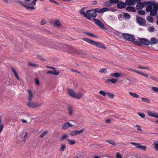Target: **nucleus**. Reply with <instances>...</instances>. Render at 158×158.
Segmentation results:
<instances>
[{
	"label": "nucleus",
	"instance_id": "nucleus-42",
	"mask_svg": "<svg viewBox=\"0 0 158 158\" xmlns=\"http://www.w3.org/2000/svg\"><path fill=\"white\" fill-rule=\"evenodd\" d=\"M28 66H32V67H36L37 65L35 64L31 63V62H28L27 63Z\"/></svg>",
	"mask_w": 158,
	"mask_h": 158
},
{
	"label": "nucleus",
	"instance_id": "nucleus-16",
	"mask_svg": "<svg viewBox=\"0 0 158 158\" xmlns=\"http://www.w3.org/2000/svg\"><path fill=\"white\" fill-rule=\"evenodd\" d=\"M67 90L68 91L69 94L71 97L73 98H74L75 97L76 94L72 89H68Z\"/></svg>",
	"mask_w": 158,
	"mask_h": 158
},
{
	"label": "nucleus",
	"instance_id": "nucleus-35",
	"mask_svg": "<svg viewBox=\"0 0 158 158\" xmlns=\"http://www.w3.org/2000/svg\"><path fill=\"white\" fill-rule=\"evenodd\" d=\"M147 19L149 22L151 23H152L153 22V18L151 16H148L147 17Z\"/></svg>",
	"mask_w": 158,
	"mask_h": 158
},
{
	"label": "nucleus",
	"instance_id": "nucleus-64",
	"mask_svg": "<svg viewBox=\"0 0 158 158\" xmlns=\"http://www.w3.org/2000/svg\"><path fill=\"white\" fill-rule=\"evenodd\" d=\"M40 23L41 25H44L46 23V22L45 20H42Z\"/></svg>",
	"mask_w": 158,
	"mask_h": 158
},
{
	"label": "nucleus",
	"instance_id": "nucleus-12",
	"mask_svg": "<svg viewBox=\"0 0 158 158\" xmlns=\"http://www.w3.org/2000/svg\"><path fill=\"white\" fill-rule=\"evenodd\" d=\"M147 113L150 116L158 118V113L156 112H154L150 110H147Z\"/></svg>",
	"mask_w": 158,
	"mask_h": 158
},
{
	"label": "nucleus",
	"instance_id": "nucleus-22",
	"mask_svg": "<svg viewBox=\"0 0 158 158\" xmlns=\"http://www.w3.org/2000/svg\"><path fill=\"white\" fill-rule=\"evenodd\" d=\"M68 110L69 112V115H71L73 114V109L72 106L70 105H69L68 106Z\"/></svg>",
	"mask_w": 158,
	"mask_h": 158
},
{
	"label": "nucleus",
	"instance_id": "nucleus-60",
	"mask_svg": "<svg viewBox=\"0 0 158 158\" xmlns=\"http://www.w3.org/2000/svg\"><path fill=\"white\" fill-rule=\"evenodd\" d=\"M141 75L145 77H148V74L144 73H142L141 74Z\"/></svg>",
	"mask_w": 158,
	"mask_h": 158
},
{
	"label": "nucleus",
	"instance_id": "nucleus-19",
	"mask_svg": "<svg viewBox=\"0 0 158 158\" xmlns=\"http://www.w3.org/2000/svg\"><path fill=\"white\" fill-rule=\"evenodd\" d=\"M150 44H151L152 45L153 44H156L158 42V40L154 37L152 38L149 41Z\"/></svg>",
	"mask_w": 158,
	"mask_h": 158
},
{
	"label": "nucleus",
	"instance_id": "nucleus-51",
	"mask_svg": "<svg viewBox=\"0 0 158 158\" xmlns=\"http://www.w3.org/2000/svg\"><path fill=\"white\" fill-rule=\"evenodd\" d=\"M101 9L102 12H104L105 11H108L109 10L108 8H106V7L103 8Z\"/></svg>",
	"mask_w": 158,
	"mask_h": 158
},
{
	"label": "nucleus",
	"instance_id": "nucleus-3",
	"mask_svg": "<svg viewBox=\"0 0 158 158\" xmlns=\"http://www.w3.org/2000/svg\"><path fill=\"white\" fill-rule=\"evenodd\" d=\"M123 36L126 40L128 41H133L135 43V38L133 35L128 33H124L122 34Z\"/></svg>",
	"mask_w": 158,
	"mask_h": 158
},
{
	"label": "nucleus",
	"instance_id": "nucleus-62",
	"mask_svg": "<svg viewBox=\"0 0 158 158\" xmlns=\"http://www.w3.org/2000/svg\"><path fill=\"white\" fill-rule=\"evenodd\" d=\"M153 8L154 9V10H158V5H155L154 6Z\"/></svg>",
	"mask_w": 158,
	"mask_h": 158
},
{
	"label": "nucleus",
	"instance_id": "nucleus-55",
	"mask_svg": "<svg viewBox=\"0 0 158 158\" xmlns=\"http://www.w3.org/2000/svg\"><path fill=\"white\" fill-rule=\"evenodd\" d=\"M70 134V135L72 136H74L77 135L76 131H71Z\"/></svg>",
	"mask_w": 158,
	"mask_h": 158
},
{
	"label": "nucleus",
	"instance_id": "nucleus-47",
	"mask_svg": "<svg viewBox=\"0 0 158 158\" xmlns=\"http://www.w3.org/2000/svg\"><path fill=\"white\" fill-rule=\"evenodd\" d=\"M119 0H110L109 2L112 4L116 3L118 2Z\"/></svg>",
	"mask_w": 158,
	"mask_h": 158
},
{
	"label": "nucleus",
	"instance_id": "nucleus-1",
	"mask_svg": "<svg viewBox=\"0 0 158 158\" xmlns=\"http://www.w3.org/2000/svg\"><path fill=\"white\" fill-rule=\"evenodd\" d=\"M82 39L83 40L87 42L88 43L96 46L97 47L100 48H102L104 49H106V47H105L102 44L99 42L95 41L94 40H92L86 38H83Z\"/></svg>",
	"mask_w": 158,
	"mask_h": 158
},
{
	"label": "nucleus",
	"instance_id": "nucleus-52",
	"mask_svg": "<svg viewBox=\"0 0 158 158\" xmlns=\"http://www.w3.org/2000/svg\"><path fill=\"white\" fill-rule=\"evenodd\" d=\"M94 11H95L96 13H101L102 12L101 9L98 8H96Z\"/></svg>",
	"mask_w": 158,
	"mask_h": 158
},
{
	"label": "nucleus",
	"instance_id": "nucleus-38",
	"mask_svg": "<svg viewBox=\"0 0 158 158\" xmlns=\"http://www.w3.org/2000/svg\"><path fill=\"white\" fill-rule=\"evenodd\" d=\"M107 95L111 98H113L114 96V94L111 93H107Z\"/></svg>",
	"mask_w": 158,
	"mask_h": 158
},
{
	"label": "nucleus",
	"instance_id": "nucleus-28",
	"mask_svg": "<svg viewBox=\"0 0 158 158\" xmlns=\"http://www.w3.org/2000/svg\"><path fill=\"white\" fill-rule=\"evenodd\" d=\"M65 148L66 146L65 144H61V147L59 148V151L60 152H63L65 150Z\"/></svg>",
	"mask_w": 158,
	"mask_h": 158
},
{
	"label": "nucleus",
	"instance_id": "nucleus-48",
	"mask_svg": "<svg viewBox=\"0 0 158 158\" xmlns=\"http://www.w3.org/2000/svg\"><path fill=\"white\" fill-rule=\"evenodd\" d=\"M145 11L144 10H139L138 12V14L139 15H143L145 14Z\"/></svg>",
	"mask_w": 158,
	"mask_h": 158
},
{
	"label": "nucleus",
	"instance_id": "nucleus-21",
	"mask_svg": "<svg viewBox=\"0 0 158 158\" xmlns=\"http://www.w3.org/2000/svg\"><path fill=\"white\" fill-rule=\"evenodd\" d=\"M121 75V73H111L110 74V76L112 77H118L120 76Z\"/></svg>",
	"mask_w": 158,
	"mask_h": 158
},
{
	"label": "nucleus",
	"instance_id": "nucleus-40",
	"mask_svg": "<svg viewBox=\"0 0 158 158\" xmlns=\"http://www.w3.org/2000/svg\"><path fill=\"white\" fill-rule=\"evenodd\" d=\"M68 137V135L67 134H65L62 136V137L60 138V139L61 140L63 141Z\"/></svg>",
	"mask_w": 158,
	"mask_h": 158
},
{
	"label": "nucleus",
	"instance_id": "nucleus-39",
	"mask_svg": "<svg viewBox=\"0 0 158 158\" xmlns=\"http://www.w3.org/2000/svg\"><path fill=\"white\" fill-rule=\"evenodd\" d=\"M152 9V7L151 6H148L146 7V10L147 12H149Z\"/></svg>",
	"mask_w": 158,
	"mask_h": 158
},
{
	"label": "nucleus",
	"instance_id": "nucleus-45",
	"mask_svg": "<svg viewBox=\"0 0 158 158\" xmlns=\"http://www.w3.org/2000/svg\"><path fill=\"white\" fill-rule=\"evenodd\" d=\"M55 24L58 27L60 26L61 25V24L59 20L56 21L55 22Z\"/></svg>",
	"mask_w": 158,
	"mask_h": 158
},
{
	"label": "nucleus",
	"instance_id": "nucleus-32",
	"mask_svg": "<svg viewBox=\"0 0 158 158\" xmlns=\"http://www.w3.org/2000/svg\"><path fill=\"white\" fill-rule=\"evenodd\" d=\"M129 94L134 98H138L139 97V96L136 93H132L131 92H129Z\"/></svg>",
	"mask_w": 158,
	"mask_h": 158
},
{
	"label": "nucleus",
	"instance_id": "nucleus-2",
	"mask_svg": "<svg viewBox=\"0 0 158 158\" xmlns=\"http://www.w3.org/2000/svg\"><path fill=\"white\" fill-rule=\"evenodd\" d=\"M149 41L145 38H140L139 40L135 41V44L138 46H140L142 45H148L150 44Z\"/></svg>",
	"mask_w": 158,
	"mask_h": 158
},
{
	"label": "nucleus",
	"instance_id": "nucleus-59",
	"mask_svg": "<svg viewBox=\"0 0 158 158\" xmlns=\"http://www.w3.org/2000/svg\"><path fill=\"white\" fill-rule=\"evenodd\" d=\"M135 127H137V130H140L142 131V130L141 129L140 126L139 125H136Z\"/></svg>",
	"mask_w": 158,
	"mask_h": 158
},
{
	"label": "nucleus",
	"instance_id": "nucleus-46",
	"mask_svg": "<svg viewBox=\"0 0 158 158\" xmlns=\"http://www.w3.org/2000/svg\"><path fill=\"white\" fill-rule=\"evenodd\" d=\"M155 28L153 26H151L148 28V31L151 32H153L154 31Z\"/></svg>",
	"mask_w": 158,
	"mask_h": 158
},
{
	"label": "nucleus",
	"instance_id": "nucleus-14",
	"mask_svg": "<svg viewBox=\"0 0 158 158\" xmlns=\"http://www.w3.org/2000/svg\"><path fill=\"white\" fill-rule=\"evenodd\" d=\"M117 6L119 9H122L126 7V4L123 2H119L117 3Z\"/></svg>",
	"mask_w": 158,
	"mask_h": 158
},
{
	"label": "nucleus",
	"instance_id": "nucleus-56",
	"mask_svg": "<svg viewBox=\"0 0 158 158\" xmlns=\"http://www.w3.org/2000/svg\"><path fill=\"white\" fill-rule=\"evenodd\" d=\"M37 57L40 60H44V58H42V56L39 55H37Z\"/></svg>",
	"mask_w": 158,
	"mask_h": 158
},
{
	"label": "nucleus",
	"instance_id": "nucleus-9",
	"mask_svg": "<svg viewBox=\"0 0 158 158\" xmlns=\"http://www.w3.org/2000/svg\"><path fill=\"white\" fill-rule=\"evenodd\" d=\"M141 0H126L125 3L128 6H131L137 2H141Z\"/></svg>",
	"mask_w": 158,
	"mask_h": 158
},
{
	"label": "nucleus",
	"instance_id": "nucleus-30",
	"mask_svg": "<svg viewBox=\"0 0 158 158\" xmlns=\"http://www.w3.org/2000/svg\"><path fill=\"white\" fill-rule=\"evenodd\" d=\"M157 12V11L156 10H154L153 9L152 10V9L150 11V15L152 16H155Z\"/></svg>",
	"mask_w": 158,
	"mask_h": 158
},
{
	"label": "nucleus",
	"instance_id": "nucleus-5",
	"mask_svg": "<svg viewBox=\"0 0 158 158\" xmlns=\"http://www.w3.org/2000/svg\"><path fill=\"white\" fill-rule=\"evenodd\" d=\"M93 20L94 21V23L101 28L105 29L104 25L100 20L95 18L93 19Z\"/></svg>",
	"mask_w": 158,
	"mask_h": 158
},
{
	"label": "nucleus",
	"instance_id": "nucleus-27",
	"mask_svg": "<svg viewBox=\"0 0 158 158\" xmlns=\"http://www.w3.org/2000/svg\"><path fill=\"white\" fill-rule=\"evenodd\" d=\"M48 133V131H43L41 134L39 136V138H42L44 137V136Z\"/></svg>",
	"mask_w": 158,
	"mask_h": 158
},
{
	"label": "nucleus",
	"instance_id": "nucleus-15",
	"mask_svg": "<svg viewBox=\"0 0 158 158\" xmlns=\"http://www.w3.org/2000/svg\"><path fill=\"white\" fill-rule=\"evenodd\" d=\"M27 91L29 93L28 97V101L31 102L33 98V93L32 91L30 89H27Z\"/></svg>",
	"mask_w": 158,
	"mask_h": 158
},
{
	"label": "nucleus",
	"instance_id": "nucleus-20",
	"mask_svg": "<svg viewBox=\"0 0 158 158\" xmlns=\"http://www.w3.org/2000/svg\"><path fill=\"white\" fill-rule=\"evenodd\" d=\"M84 33L85 34L90 36V37H93L95 38H98L97 36L94 35L92 33H89V32H84Z\"/></svg>",
	"mask_w": 158,
	"mask_h": 158
},
{
	"label": "nucleus",
	"instance_id": "nucleus-58",
	"mask_svg": "<svg viewBox=\"0 0 158 158\" xmlns=\"http://www.w3.org/2000/svg\"><path fill=\"white\" fill-rule=\"evenodd\" d=\"M27 135H28V133L26 132L25 133V134L23 137V141H25L26 140V139L27 137Z\"/></svg>",
	"mask_w": 158,
	"mask_h": 158
},
{
	"label": "nucleus",
	"instance_id": "nucleus-18",
	"mask_svg": "<svg viewBox=\"0 0 158 158\" xmlns=\"http://www.w3.org/2000/svg\"><path fill=\"white\" fill-rule=\"evenodd\" d=\"M126 10L130 12H135L136 11L135 9L131 6H128L126 8Z\"/></svg>",
	"mask_w": 158,
	"mask_h": 158
},
{
	"label": "nucleus",
	"instance_id": "nucleus-43",
	"mask_svg": "<svg viewBox=\"0 0 158 158\" xmlns=\"http://www.w3.org/2000/svg\"><path fill=\"white\" fill-rule=\"evenodd\" d=\"M99 94L102 95L103 96H105L107 94V93H106L104 91H99Z\"/></svg>",
	"mask_w": 158,
	"mask_h": 158
},
{
	"label": "nucleus",
	"instance_id": "nucleus-31",
	"mask_svg": "<svg viewBox=\"0 0 158 158\" xmlns=\"http://www.w3.org/2000/svg\"><path fill=\"white\" fill-rule=\"evenodd\" d=\"M104 5L107 7H110L112 6V3L110 2H104Z\"/></svg>",
	"mask_w": 158,
	"mask_h": 158
},
{
	"label": "nucleus",
	"instance_id": "nucleus-24",
	"mask_svg": "<svg viewBox=\"0 0 158 158\" xmlns=\"http://www.w3.org/2000/svg\"><path fill=\"white\" fill-rule=\"evenodd\" d=\"M153 145L154 146V148L155 149L158 151V141H155L153 144Z\"/></svg>",
	"mask_w": 158,
	"mask_h": 158
},
{
	"label": "nucleus",
	"instance_id": "nucleus-61",
	"mask_svg": "<svg viewBox=\"0 0 158 158\" xmlns=\"http://www.w3.org/2000/svg\"><path fill=\"white\" fill-rule=\"evenodd\" d=\"M131 144L133 145H134V146L137 145V146H139V143H134V142H131Z\"/></svg>",
	"mask_w": 158,
	"mask_h": 158
},
{
	"label": "nucleus",
	"instance_id": "nucleus-50",
	"mask_svg": "<svg viewBox=\"0 0 158 158\" xmlns=\"http://www.w3.org/2000/svg\"><path fill=\"white\" fill-rule=\"evenodd\" d=\"M152 90L155 92H158V88L156 87H153L152 88Z\"/></svg>",
	"mask_w": 158,
	"mask_h": 158
},
{
	"label": "nucleus",
	"instance_id": "nucleus-4",
	"mask_svg": "<svg viewBox=\"0 0 158 158\" xmlns=\"http://www.w3.org/2000/svg\"><path fill=\"white\" fill-rule=\"evenodd\" d=\"M18 2L21 5L25 7L27 10H33L35 9V7L33 6H29L27 4H28L26 2H21L20 1H18Z\"/></svg>",
	"mask_w": 158,
	"mask_h": 158
},
{
	"label": "nucleus",
	"instance_id": "nucleus-13",
	"mask_svg": "<svg viewBox=\"0 0 158 158\" xmlns=\"http://www.w3.org/2000/svg\"><path fill=\"white\" fill-rule=\"evenodd\" d=\"M138 3L137 4L136 9L137 10L138 9L141 10L144 6L145 4L144 3L141 2H137Z\"/></svg>",
	"mask_w": 158,
	"mask_h": 158
},
{
	"label": "nucleus",
	"instance_id": "nucleus-57",
	"mask_svg": "<svg viewBox=\"0 0 158 158\" xmlns=\"http://www.w3.org/2000/svg\"><path fill=\"white\" fill-rule=\"evenodd\" d=\"M35 83L37 85H39L40 84L39 80L37 78H36L35 79Z\"/></svg>",
	"mask_w": 158,
	"mask_h": 158
},
{
	"label": "nucleus",
	"instance_id": "nucleus-7",
	"mask_svg": "<svg viewBox=\"0 0 158 158\" xmlns=\"http://www.w3.org/2000/svg\"><path fill=\"white\" fill-rule=\"evenodd\" d=\"M86 14L88 16L90 17L91 19V17H95L97 15L95 11L93 10H87L86 12Z\"/></svg>",
	"mask_w": 158,
	"mask_h": 158
},
{
	"label": "nucleus",
	"instance_id": "nucleus-44",
	"mask_svg": "<svg viewBox=\"0 0 158 158\" xmlns=\"http://www.w3.org/2000/svg\"><path fill=\"white\" fill-rule=\"evenodd\" d=\"M138 114L139 116L143 118H145V114L143 113H138Z\"/></svg>",
	"mask_w": 158,
	"mask_h": 158
},
{
	"label": "nucleus",
	"instance_id": "nucleus-63",
	"mask_svg": "<svg viewBox=\"0 0 158 158\" xmlns=\"http://www.w3.org/2000/svg\"><path fill=\"white\" fill-rule=\"evenodd\" d=\"M53 72L54 71H52L50 70L48 71L47 72V73L48 74H53Z\"/></svg>",
	"mask_w": 158,
	"mask_h": 158
},
{
	"label": "nucleus",
	"instance_id": "nucleus-17",
	"mask_svg": "<svg viewBox=\"0 0 158 158\" xmlns=\"http://www.w3.org/2000/svg\"><path fill=\"white\" fill-rule=\"evenodd\" d=\"M118 81V80L115 78H112L111 79H108L106 81V82L107 83H110L111 82L112 83H114Z\"/></svg>",
	"mask_w": 158,
	"mask_h": 158
},
{
	"label": "nucleus",
	"instance_id": "nucleus-33",
	"mask_svg": "<svg viewBox=\"0 0 158 158\" xmlns=\"http://www.w3.org/2000/svg\"><path fill=\"white\" fill-rule=\"evenodd\" d=\"M83 96V94L80 92L78 93L77 94H75V97L74 98L78 99L81 98Z\"/></svg>",
	"mask_w": 158,
	"mask_h": 158
},
{
	"label": "nucleus",
	"instance_id": "nucleus-26",
	"mask_svg": "<svg viewBox=\"0 0 158 158\" xmlns=\"http://www.w3.org/2000/svg\"><path fill=\"white\" fill-rule=\"evenodd\" d=\"M141 99L142 101L144 102H145L149 104L151 102L150 100L147 98H142Z\"/></svg>",
	"mask_w": 158,
	"mask_h": 158
},
{
	"label": "nucleus",
	"instance_id": "nucleus-25",
	"mask_svg": "<svg viewBox=\"0 0 158 158\" xmlns=\"http://www.w3.org/2000/svg\"><path fill=\"white\" fill-rule=\"evenodd\" d=\"M135 148H136L141 149L143 151H146V147L145 146H141L139 145V146L136 147Z\"/></svg>",
	"mask_w": 158,
	"mask_h": 158
},
{
	"label": "nucleus",
	"instance_id": "nucleus-29",
	"mask_svg": "<svg viewBox=\"0 0 158 158\" xmlns=\"http://www.w3.org/2000/svg\"><path fill=\"white\" fill-rule=\"evenodd\" d=\"M123 17L126 19H130V15L127 13H124L123 14Z\"/></svg>",
	"mask_w": 158,
	"mask_h": 158
},
{
	"label": "nucleus",
	"instance_id": "nucleus-49",
	"mask_svg": "<svg viewBox=\"0 0 158 158\" xmlns=\"http://www.w3.org/2000/svg\"><path fill=\"white\" fill-rule=\"evenodd\" d=\"M55 71L53 72V75H59L60 72L58 71H56L55 69L54 70Z\"/></svg>",
	"mask_w": 158,
	"mask_h": 158
},
{
	"label": "nucleus",
	"instance_id": "nucleus-23",
	"mask_svg": "<svg viewBox=\"0 0 158 158\" xmlns=\"http://www.w3.org/2000/svg\"><path fill=\"white\" fill-rule=\"evenodd\" d=\"M11 69H12L13 73L14 75H15V77L16 78V79L18 80H19V77H18L17 74V73L16 72V71L15 70V69H14L13 68H12Z\"/></svg>",
	"mask_w": 158,
	"mask_h": 158
},
{
	"label": "nucleus",
	"instance_id": "nucleus-34",
	"mask_svg": "<svg viewBox=\"0 0 158 158\" xmlns=\"http://www.w3.org/2000/svg\"><path fill=\"white\" fill-rule=\"evenodd\" d=\"M67 140L68 141V143L70 145H73L76 142L74 140H71L69 139H67Z\"/></svg>",
	"mask_w": 158,
	"mask_h": 158
},
{
	"label": "nucleus",
	"instance_id": "nucleus-53",
	"mask_svg": "<svg viewBox=\"0 0 158 158\" xmlns=\"http://www.w3.org/2000/svg\"><path fill=\"white\" fill-rule=\"evenodd\" d=\"M139 69H148V68L147 67H141L140 66H139L138 67Z\"/></svg>",
	"mask_w": 158,
	"mask_h": 158
},
{
	"label": "nucleus",
	"instance_id": "nucleus-54",
	"mask_svg": "<svg viewBox=\"0 0 158 158\" xmlns=\"http://www.w3.org/2000/svg\"><path fill=\"white\" fill-rule=\"evenodd\" d=\"M116 157L117 158H122V156L121 155L119 152L117 153Z\"/></svg>",
	"mask_w": 158,
	"mask_h": 158
},
{
	"label": "nucleus",
	"instance_id": "nucleus-36",
	"mask_svg": "<svg viewBox=\"0 0 158 158\" xmlns=\"http://www.w3.org/2000/svg\"><path fill=\"white\" fill-rule=\"evenodd\" d=\"M106 69L105 68L101 69L99 71V73H100L102 74L106 73Z\"/></svg>",
	"mask_w": 158,
	"mask_h": 158
},
{
	"label": "nucleus",
	"instance_id": "nucleus-37",
	"mask_svg": "<svg viewBox=\"0 0 158 158\" xmlns=\"http://www.w3.org/2000/svg\"><path fill=\"white\" fill-rule=\"evenodd\" d=\"M84 131V128L79 130L76 131V134L78 135L82 134Z\"/></svg>",
	"mask_w": 158,
	"mask_h": 158
},
{
	"label": "nucleus",
	"instance_id": "nucleus-41",
	"mask_svg": "<svg viewBox=\"0 0 158 158\" xmlns=\"http://www.w3.org/2000/svg\"><path fill=\"white\" fill-rule=\"evenodd\" d=\"M106 142H108L110 144H112L113 145H115L116 143H115L113 140H106Z\"/></svg>",
	"mask_w": 158,
	"mask_h": 158
},
{
	"label": "nucleus",
	"instance_id": "nucleus-11",
	"mask_svg": "<svg viewBox=\"0 0 158 158\" xmlns=\"http://www.w3.org/2000/svg\"><path fill=\"white\" fill-rule=\"evenodd\" d=\"M74 126V125L72 124L69 122H67L63 125L62 127V128L63 129H66L69 128V127H73Z\"/></svg>",
	"mask_w": 158,
	"mask_h": 158
},
{
	"label": "nucleus",
	"instance_id": "nucleus-6",
	"mask_svg": "<svg viewBox=\"0 0 158 158\" xmlns=\"http://www.w3.org/2000/svg\"><path fill=\"white\" fill-rule=\"evenodd\" d=\"M42 104V103H41L39 104H37L36 102H28L27 103V105L29 107L31 108H36L38 107L41 106Z\"/></svg>",
	"mask_w": 158,
	"mask_h": 158
},
{
	"label": "nucleus",
	"instance_id": "nucleus-10",
	"mask_svg": "<svg viewBox=\"0 0 158 158\" xmlns=\"http://www.w3.org/2000/svg\"><path fill=\"white\" fill-rule=\"evenodd\" d=\"M85 8V7L82 8L80 11V13L81 15H83L87 19L90 20L91 18L90 17L88 16L84 12V10Z\"/></svg>",
	"mask_w": 158,
	"mask_h": 158
},
{
	"label": "nucleus",
	"instance_id": "nucleus-8",
	"mask_svg": "<svg viewBox=\"0 0 158 158\" xmlns=\"http://www.w3.org/2000/svg\"><path fill=\"white\" fill-rule=\"evenodd\" d=\"M137 22L141 26H145L146 25V21L143 18L139 17L137 19Z\"/></svg>",
	"mask_w": 158,
	"mask_h": 158
}]
</instances>
